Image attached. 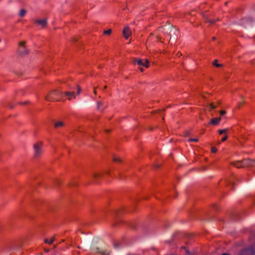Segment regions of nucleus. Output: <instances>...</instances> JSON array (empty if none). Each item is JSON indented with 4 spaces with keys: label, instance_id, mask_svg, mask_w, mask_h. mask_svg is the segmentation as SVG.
Instances as JSON below:
<instances>
[{
    "label": "nucleus",
    "instance_id": "obj_43",
    "mask_svg": "<svg viewBox=\"0 0 255 255\" xmlns=\"http://www.w3.org/2000/svg\"><path fill=\"white\" fill-rule=\"evenodd\" d=\"M107 132H109V130H106Z\"/></svg>",
    "mask_w": 255,
    "mask_h": 255
},
{
    "label": "nucleus",
    "instance_id": "obj_9",
    "mask_svg": "<svg viewBox=\"0 0 255 255\" xmlns=\"http://www.w3.org/2000/svg\"><path fill=\"white\" fill-rule=\"evenodd\" d=\"M34 22L38 25H40L42 28H44L46 27L47 25V19L46 18L44 19H37L34 20Z\"/></svg>",
    "mask_w": 255,
    "mask_h": 255
},
{
    "label": "nucleus",
    "instance_id": "obj_24",
    "mask_svg": "<svg viewBox=\"0 0 255 255\" xmlns=\"http://www.w3.org/2000/svg\"><path fill=\"white\" fill-rule=\"evenodd\" d=\"M101 176V175L99 174H97V173H94L93 174V178L96 180L99 177H100Z\"/></svg>",
    "mask_w": 255,
    "mask_h": 255
},
{
    "label": "nucleus",
    "instance_id": "obj_10",
    "mask_svg": "<svg viewBox=\"0 0 255 255\" xmlns=\"http://www.w3.org/2000/svg\"><path fill=\"white\" fill-rule=\"evenodd\" d=\"M131 32L128 26H126L123 29V34L126 39H128V37L131 35Z\"/></svg>",
    "mask_w": 255,
    "mask_h": 255
},
{
    "label": "nucleus",
    "instance_id": "obj_6",
    "mask_svg": "<svg viewBox=\"0 0 255 255\" xmlns=\"http://www.w3.org/2000/svg\"><path fill=\"white\" fill-rule=\"evenodd\" d=\"M34 156L39 157L42 153L41 146L39 143H36L34 145Z\"/></svg>",
    "mask_w": 255,
    "mask_h": 255
},
{
    "label": "nucleus",
    "instance_id": "obj_1",
    "mask_svg": "<svg viewBox=\"0 0 255 255\" xmlns=\"http://www.w3.org/2000/svg\"><path fill=\"white\" fill-rule=\"evenodd\" d=\"M158 30L161 32L165 30L167 32H168L169 35L170 36V40L172 38L174 40H176L179 34L178 30L172 25H171L169 22L168 23V25L160 27Z\"/></svg>",
    "mask_w": 255,
    "mask_h": 255
},
{
    "label": "nucleus",
    "instance_id": "obj_34",
    "mask_svg": "<svg viewBox=\"0 0 255 255\" xmlns=\"http://www.w3.org/2000/svg\"><path fill=\"white\" fill-rule=\"evenodd\" d=\"M220 114L221 116H223L226 114V112L225 111H221L220 112Z\"/></svg>",
    "mask_w": 255,
    "mask_h": 255
},
{
    "label": "nucleus",
    "instance_id": "obj_8",
    "mask_svg": "<svg viewBox=\"0 0 255 255\" xmlns=\"http://www.w3.org/2000/svg\"><path fill=\"white\" fill-rule=\"evenodd\" d=\"M243 166L244 167H251L255 166V160H251L250 159H245L243 160Z\"/></svg>",
    "mask_w": 255,
    "mask_h": 255
},
{
    "label": "nucleus",
    "instance_id": "obj_4",
    "mask_svg": "<svg viewBox=\"0 0 255 255\" xmlns=\"http://www.w3.org/2000/svg\"><path fill=\"white\" fill-rule=\"evenodd\" d=\"M253 19L251 17L244 18L239 22V24L247 28L252 25Z\"/></svg>",
    "mask_w": 255,
    "mask_h": 255
},
{
    "label": "nucleus",
    "instance_id": "obj_16",
    "mask_svg": "<svg viewBox=\"0 0 255 255\" xmlns=\"http://www.w3.org/2000/svg\"><path fill=\"white\" fill-rule=\"evenodd\" d=\"M64 126V123L61 121H59L58 122H56L54 124V127L56 128H58L59 127H61Z\"/></svg>",
    "mask_w": 255,
    "mask_h": 255
},
{
    "label": "nucleus",
    "instance_id": "obj_11",
    "mask_svg": "<svg viewBox=\"0 0 255 255\" xmlns=\"http://www.w3.org/2000/svg\"><path fill=\"white\" fill-rule=\"evenodd\" d=\"M63 95L67 97L69 100H71L72 98L75 99L76 98V95L74 92H66L63 93Z\"/></svg>",
    "mask_w": 255,
    "mask_h": 255
},
{
    "label": "nucleus",
    "instance_id": "obj_5",
    "mask_svg": "<svg viewBox=\"0 0 255 255\" xmlns=\"http://www.w3.org/2000/svg\"><path fill=\"white\" fill-rule=\"evenodd\" d=\"M91 250L92 252L100 254V255H107L110 254V252L108 250H102L100 248L95 247L94 246H92Z\"/></svg>",
    "mask_w": 255,
    "mask_h": 255
},
{
    "label": "nucleus",
    "instance_id": "obj_14",
    "mask_svg": "<svg viewBox=\"0 0 255 255\" xmlns=\"http://www.w3.org/2000/svg\"><path fill=\"white\" fill-rule=\"evenodd\" d=\"M221 121V118H213L210 122L211 124L218 125Z\"/></svg>",
    "mask_w": 255,
    "mask_h": 255
},
{
    "label": "nucleus",
    "instance_id": "obj_13",
    "mask_svg": "<svg viewBox=\"0 0 255 255\" xmlns=\"http://www.w3.org/2000/svg\"><path fill=\"white\" fill-rule=\"evenodd\" d=\"M232 164L237 168L244 167L243 160L237 161L232 163Z\"/></svg>",
    "mask_w": 255,
    "mask_h": 255
},
{
    "label": "nucleus",
    "instance_id": "obj_32",
    "mask_svg": "<svg viewBox=\"0 0 255 255\" xmlns=\"http://www.w3.org/2000/svg\"><path fill=\"white\" fill-rule=\"evenodd\" d=\"M114 248L116 249H118L119 248V244L118 243H115L114 244Z\"/></svg>",
    "mask_w": 255,
    "mask_h": 255
},
{
    "label": "nucleus",
    "instance_id": "obj_27",
    "mask_svg": "<svg viewBox=\"0 0 255 255\" xmlns=\"http://www.w3.org/2000/svg\"><path fill=\"white\" fill-rule=\"evenodd\" d=\"M113 160L115 162H120L121 161V159L118 157H114Z\"/></svg>",
    "mask_w": 255,
    "mask_h": 255
},
{
    "label": "nucleus",
    "instance_id": "obj_23",
    "mask_svg": "<svg viewBox=\"0 0 255 255\" xmlns=\"http://www.w3.org/2000/svg\"><path fill=\"white\" fill-rule=\"evenodd\" d=\"M227 129L226 128L219 130V133L220 134H222L223 133H226Z\"/></svg>",
    "mask_w": 255,
    "mask_h": 255
},
{
    "label": "nucleus",
    "instance_id": "obj_21",
    "mask_svg": "<svg viewBox=\"0 0 255 255\" xmlns=\"http://www.w3.org/2000/svg\"><path fill=\"white\" fill-rule=\"evenodd\" d=\"M205 19L206 21L210 23L211 24H214L216 21L215 20L208 19L207 17H205Z\"/></svg>",
    "mask_w": 255,
    "mask_h": 255
},
{
    "label": "nucleus",
    "instance_id": "obj_26",
    "mask_svg": "<svg viewBox=\"0 0 255 255\" xmlns=\"http://www.w3.org/2000/svg\"><path fill=\"white\" fill-rule=\"evenodd\" d=\"M189 142H197L198 141V138H190L189 139Z\"/></svg>",
    "mask_w": 255,
    "mask_h": 255
},
{
    "label": "nucleus",
    "instance_id": "obj_12",
    "mask_svg": "<svg viewBox=\"0 0 255 255\" xmlns=\"http://www.w3.org/2000/svg\"><path fill=\"white\" fill-rule=\"evenodd\" d=\"M20 55L22 56H24L28 54L29 51L28 49H26L24 47L23 48L20 49L19 50Z\"/></svg>",
    "mask_w": 255,
    "mask_h": 255
},
{
    "label": "nucleus",
    "instance_id": "obj_42",
    "mask_svg": "<svg viewBox=\"0 0 255 255\" xmlns=\"http://www.w3.org/2000/svg\"><path fill=\"white\" fill-rule=\"evenodd\" d=\"M94 93H95V94H96V90H94Z\"/></svg>",
    "mask_w": 255,
    "mask_h": 255
},
{
    "label": "nucleus",
    "instance_id": "obj_28",
    "mask_svg": "<svg viewBox=\"0 0 255 255\" xmlns=\"http://www.w3.org/2000/svg\"><path fill=\"white\" fill-rule=\"evenodd\" d=\"M238 255H246L245 254V251H243V250H242Z\"/></svg>",
    "mask_w": 255,
    "mask_h": 255
},
{
    "label": "nucleus",
    "instance_id": "obj_20",
    "mask_svg": "<svg viewBox=\"0 0 255 255\" xmlns=\"http://www.w3.org/2000/svg\"><path fill=\"white\" fill-rule=\"evenodd\" d=\"M54 241V238H52L51 240L45 239L44 242L47 244H51Z\"/></svg>",
    "mask_w": 255,
    "mask_h": 255
},
{
    "label": "nucleus",
    "instance_id": "obj_25",
    "mask_svg": "<svg viewBox=\"0 0 255 255\" xmlns=\"http://www.w3.org/2000/svg\"><path fill=\"white\" fill-rule=\"evenodd\" d=\"M210 108L212 110L216 108V106H215L214 104L211 103L209 104Z\"/></svg>",
    "mask_w": 255,
    "mask_h": 255
},
{
    "label": "nucleus",
    "instance_id": "obj_30",
    "mask_svg": "<svg viewBox=\"0 0 255 255\" xmlns=\"http://www.w3.org/2000/svg\"><path fill=\"white\" fill-rule=\"evenodd\" d=\"M217 151V148H215V147H212V152L215 153V152H216Z\"/></svg>",
    "mask_w": 255,
    "mask_h": 255
},
{
    "label": "nucleus",
    "instance_id": "obj_36",
    "mask_svg": "<svg viewBox=\"0 0 255 255\" xmlns=\"http://www.w3.org/2000/svg\"><path fill=\"white\" fill-rule=\"evenodd\" d=\"M222 255H230L228 253H223L222 254Z\"/></svg>",
    "mask_w": 255,
    "mask_h": 255
},
{
    "label": "nucleus",
    "instance_id": "obj_3",
    "mask_svg": "<svg viewBox=\"0 0 255 255\" xmlns=\"http://www.w3.org/2000/svg\"><path fill=\"white\" fill-rule=\"evenodd\" d=\"M133 62L134 63H137V64L139 66V70L141 72H143L144 69L142 67V66H144L146 68H148L149 67V62L147 59H145L144 60L142 59H134Z\"/></svg>",
    "mask_w": 255,
    "mask_h": 255
},
{
    "label": "nucleus",
    "instance_id": "obj_31",
    "mask_svg": "<svg viewBox=\"0 0 255 255\" xmlns=\"http://www.w3.org/2000/svg\"><path fill=\"white\" fill-rule=\"evenodd\" d=\"M25 43V41H22V42H20L19 43V45L20 46H23L24 47V45Z\"/></svg>",
    "mask_w": 255,
    "mask_h": 255
},
{
    "label": "nucleus",
    "instance_id": "obj_15",
    "mask_svg": "<svg viewBox=\"0 0 255 255\" xmlns=\"http://www.w3.org/2000/svg\"><path fill=\"white\" fill-rule=\"evenodd\" d=\"M26 13H27V11L25 9H21L19 11V16L21 17H23L25 15Z\"/></svg>",
    "mask_w": 255,
    "mask_h": 255
},
{
    "label": "nucleus",
    "instance_id": "obj_38",
    "mask_svg": "<svg viewBox=\"0 0 255 255\" xmlns=\"http://www.w3.org/2000/svg\"><path fill=\"white\" fill-rule=\"evenodd\" d=\"M189 133L188 132H187L186 133V136H187V135H189Z\"/></svg>",
    "mask_w": 255,
    "mask_h": 255
},
{
    "label": "nucleus",
    "instance_id": "obj_37",
    "mask_svg": "<svg viewBox=\"0 0 255 255\" xmlns=\"http://www.w3.org/2000/svg\"><path fill=\"white\" fill-rule=\"evenodd\" d=\"M9 106L10 108H11V109L13 108V106L12 105H9Z\"/></svg>",
    "mask_w": 255,
    "mask_h": 255
},
{
    "label": "nucleus",
    "instance_id": "obj_7",
    "mask_svg": "<svg viewBox=\"0 0 255 255\" xmlns=\"http://www.w3.org/2000/svg\"><path fill=\"white\" fill-rule=\"evenodd\" d=\"M246 255H255V246H251L243 249Z\"/></svg>",
    "mask_w": 255,
    "mask_h": 255
},
{
    "label": "nucleus",
    "instance_id": "obj_17",
    "mask_svg": "<svg viewBox=\"0 0 255 255\" xmlns=\"http://www.w3.org/2000/svg\"><path fill=\"white\" fill-rule=\"evenodd\" d=\"M217 60H215L213 62V65L215 66H216V67H222L223 66V65L222 64H218L217 63Z\"/></svg>",
    "mask_w": 255,
    "mask_h": 255
},
{
    "label": "nucleus",
    "instance_id": "obj_19",
    "mask_svg": "<svg viewBox=\"0 0 255 255\" xmlns=\"http://www.w3.org/2000/svg\"><path fill=\"white\" fill-rule=\"evenodd\" d=\"M226 182H227V183L228 185H230L234 186V184H235V183H234V182L233 181V179H229L227 180Z\"/></svg>",
    "mask_w": 255,
    "mask_h": 255
},
{
    "label": "nucleus",
    "instance_id": "obj_35",
    "mask_svg": "<svg viewBox=\"0 0 255 255\" xmlns=\"http://www.w3.org/2000/svg\"><path fill=\"white\" fill-rule=\"evenodd\" d=\"M29 103V101H26L25 102L22 103V104L25 105V104H26L27 103Z\"/></svg>",
    "mask_w": 255,
    "mask_h": 255
},
{
    "label": "nucleus",
    "instance_id": "obj_40",
    "mask_svg": "<svg viewBox=\"0 0 255 255\" xmlns=\"http://www.w3.org/2000/svg\"><path fill=\"white\" fill-rule=\"evenodd\" d=\"M120 179H122L123 177H122V175H120Z\"/></svg>",
    "mask_w": 255,
    "mask_h": 255
},
{
    "label": "nucleus",
    "instance_id": "obj_41",
    "mask_svg": "<svg viewBox=\"0 0 255 255\" xmlns=\"http://www.w3.org/2000/svg\"><path fill=\"white\" fill-rule=\"evenodd\" d=\"M49 250H45V251H46V252H49Z\"/></svg>",
    "mask_w": 255,
    "mask_h": 255
},
{
    "label": "nucleus",
    "instance_id": "obj_22",
    "mask_svg": "<svg viewBox=\"0 0 255 255\" xmlns=\"http://www.w3.org/2000/svg\"><path fill=\"white\" fill-rule=\"evenodd\" d=\"M111 33H112V29H109L107 30H105L104 31V34H107V35H110L111 34Z\"/></svg>",
    "mask_w": 255,
    "mask_h": 255
},
{
    "label": "nucleus",
    "instance_id": "obj_2",
    "mask_svg": "<svg viewBox=\"0 0 255 255\" xmlns=\"http://www.w3.org/2000/svg\"><path fill=\"white\" fill-rule=\"evenodd\" d=\"M63 95V93L62 92L54 90L50 92L46 96L45 99L48 101H53L56 100L55 97H61Z\"/></svg>",
    "mask_w": 255,
    "mask_h": 255
},
{
    "label": "nucleus",
    "instance_id": "obj_29",
    "mask_svg": "<svg viewBox=\"0 0 255 255\" xmlns=\"http://www.w3.org/2000/svg\"><path fill=\"white\" fill-rule=\"evenodd\" d=\"M81 91V89L79 86L77 87V94H79Z\"/></svg>",
    "mask_w": 255,
    "mask_h": 255
},
{
    "label": "nucleus",
    "instance_id": "obj_33",
    "mask_svg": "<svg viewBox=\"0 0 255 255\" xmlns=\"http://www.w3.org/2000/svg\"><path fill=\"white\" fill-rule=\"evenodd\" d=\"M227 138H228V137L227 136H225L222 138L221 140L222 142H224V141H226Z\"/></svg>",
    "mask_w": 255,
    "mask_h": 255
},
{
    "label": "nucleus",
    "instance_id": "obj_18",
    "mask_svg": "<svg viewBox=\"0 0 255 255\" xmlns=\"http://www.w3.org/2000/svg\"><path fill=\"white\" fill-rule=\"evenodd\" d=\"M102 105H103V103L101 102H97V108H98V110H99L100 111H103L104 110L105 107H104L102 109L101 108V107L102 106Z\"/></svg>",
    "mask_w": 255,
    "mask_h": 255
},
{
    "label": "nucleus",
    "instance_id": "obj_39",
    "mask_svg": "<svg viewBox=\"0 0 255 255\" xmlns=\"http://www.w3.org/2000/svg\"><path fill=\"white\" fill-rule=\"evenodd\" d=\"M212 39H213V40H215L216 39V38H215V37H212Z\"/></svg>",
    "mask_w": 255,
    "mask_h": 255
}]
</instances>
